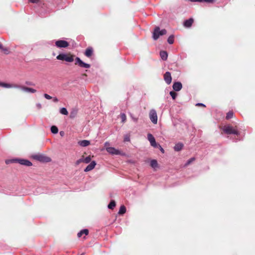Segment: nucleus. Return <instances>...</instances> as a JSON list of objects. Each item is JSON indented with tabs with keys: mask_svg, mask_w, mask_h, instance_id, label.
Returning <instances> with one entry per match:
<instances>
[{
	"mask_svg": "<svg viewBox=\"0 0 255 255\" xmlns=\"http://www.w3.org/2000/svg\"><path fill=\"white\" fill-rule=\"evenodd\" d=\"M60 113L63 115H67L68 112L65 108H62L60 109Z\"/></svg>",
	"mask_w": 255,
	"mask_h": 255,
	"instance_id": "nucleus-29",
	"label": "nucleus"
},
{
	"mask_svg": "<svg viewBox=\"0 0 255 255\" xmlns=\"http://www.w3.org/2000/svg\"><path fill=\"white\" fill-rule=\"evenodd\" d=\"M0 49L2 50L6 54H8L9 53V51L7 48H3L2 47V48H1Z\"/></svg>",
	"mask_w": 255,
	"mask_h": 255,
	"instance_id": "nucleus-35",
	"label": "nucleus"
},
{
	"mask_svg": "<svg viewBox=\"0 0 255 255\" xmlns=\"http://www.w3.org/2000/svg\"><path fill=\"white\" fill-rule=\"evenodd\" d=\"M82 158H83V162H84L85 163H88L91 160V158L90 156H87L85 158L83 157Z\"/></svg>",
	"mask_w": 255,
	"mask_h": 255,
	"instance_id": "nucleus-30",
	"label": "nucleus"
},
{
	"mask_svg": "<svg viewBox=\"0 0 255 255\" xmlns=\"http://www.w3.org/2000/svg\"><path fill=\"white\" fill-rule=\"evenodd\" d=\"M56 59L59 60L65 61L68 62H72L74 61V56L71 54L62 53L57 56Z\"/></svg>",
	"mask_w": 255,
	"mask_h": 255,
	"instance_id": "nucleus-1",
	"label": "nucleus"
},
{
	"mask_svg": "<svg viewBox=\"0 0 255 255\" xmlns=\"http://www.w3.org/2000/svg\"><path fill=\"white\" fill-rule=\"evenodd\" d=\"M53 102H55V103L58 102V101H59V100H58V99L56 97H54V98H53Z\"/></svg>",
	"mask_w": 255,
	"mask_h": 255,
	"instance_id": "nucleus-43",
	"label": "nucleus"
},
{
	"mask_svg": "<svg viewBox=\"0 0 255 255\" xmlns=\"http://www.w3.org/2000/svg\"><path fill=\"white\" fill-rule=\"evenodd\" d=\"M79 144L83 147H85L90 144V141L87 140H82L78 142Z\"/></svg>",
	"mask_w": 255,
	"mask_h": 255,
	"instance_id": "nucleus-19",
	"label": "nucleus"
},
{
	"mask_svg": "<svg viewBox=\"0 0 255 255\" xmlns=\"http://www.w3.org/2000/svg\"><path fill=\"white\" fill-rule=\"evenodd\" d=\"M126 212V208L124 205H122L120 207L119 211V214L120 215H123L125 214Z\"/></svg>",
	"mask_w": 255,
	"mask_h": 255,
	"instance_id": "nucleus-23",
	"label": "nucleus"
},
{
	"mask_svg": "<svg viewBox=\"0 0 255 255\" xmlns=\"http://www.w3.org/2000/svg\"><path fill=\"white\" fill-rule=\"evenodd\" d=\"M55 46L59 48H66L69 46V43L64 40H58L55 42Z\"/></svg>",
	"mask_w": 255,
	"mask_h": 255,
	"instance_id": "nucleus-7",
	"label": "nucleus"
},
{
	"mask_svg": "<svg viewBox=\"0 0 255 255\" xmlns=\"http://www.w3.org/2000/svg\"><path fill=\"white\" fill-rule=\"evenodd\" d=\"M36 106L38 109H40L42 108V106L40 103H37Z\"/></svg>",
	"mask_w": 255,
	"mask_h": 255,
	"instance_id": "nucleus-39",
	"label": "nucleus"
},
{
	"mask_svg": "<svg viewBox=\"0 0 255 255\" xmlns=\"http://www.w3.org/2000/svg\"><path fill=\"white\" fill-rule=\"evenodd\" d=\"M18 87H19V88H18L19 89H20L21 90H22L24 92H30L31 93H34L36 92V90L31 88L24 87V86H18Z\"/></svg>",
	"mask_w": 255,
	"mask_h": 255,
	"instance_id": "nucleus-12",
	"label": "nucleus"
},
{
	"mask_svg": "<svg viewBox=\"0 0 255 255\" xmlns=\"http://www.w3.org/2000/svg\"><path fill=\"white\" fill-rule=\"evenodd\" d=\"M196 106H201V107H205V105L203 104H202V103H197L196 105Z\"/></svg>",
	"mask_w": 255,
	"mask_h": 255,
	"instance_id": "nucleus-40",
	"label": "nucleus"
},
{
	"mask_svg": "<svg viewBox=\"0 0 255 255\" xmlns=\"http://www.w3.org/2000/svg\"><path fill=\"white\" fill-rule=\"evenodd\" d=\"M157 147L163 153L164 152L163 148L161 146L160 144H158Z\"/></svg>",
	"mask_w": 255,
	"mask_h": 255,
	"instance_id": "nucleus-37",
	"label": "nucleus"
},
{
	"mask_svg": "<svg viewBox=\"0 0 255 255\" xmlns=\"http://www.w3.org/2000/svg\"><path fill=\"white\" fill-rule=\"evenodd\" d=\"M96 165V161H92L84 169L85 172H88L92 170Z\"/></svg>",
	"mask_w": 255,
	"mask_h": 255,
	"instance_id": "nucleus-16",
	"label": "nucleus"
},
{
	"mask_svg": "<svg viewBox=\"0 0 255 255\" xmlns=\"http://www.w3.org/2000/svg\"><path fill=\"white\" fill-rule=\"evenodd\" d=\"M83 162V158H81L79 159V160H78L77 161V162H76V164H79L80 162Z\"/></svg>",
	"mask_w": 255,
	"mask_h": 255,
	"instance_id": "nucleus-41",
	"label": "nucleus"
},
{
	"mask_svg": "<svg viewBox=\"0 0 255 255\" xmlns=\"http://www.w3.org/2000/svg\"><path fill=\"white\" fill-rule=\"evenodd\" d=\"M223 131L227 134H239V132L237 128H233L231 126H225L222 128Z\"/></svg>",
	"mask_w": 255,
	"mask_h": 255,
	"instance_id": "nucleus-4",
	"label": "nucleus"
},
{
	"mask_svg": "<svg viewBox=\"0 0 255 255\" xmlns=\"http://www.w3.org/2000/svg\"><path fill=\"white\" fill-rule=\"evenodd\" d=\"M106 150L109 153L113 155H119L121 154L120 151L119 150L116 149L114 147H107Z\"/></svg>",
	"mask_w": 255,
	"mask_h": 255,
	"instance_id": "nucleus-11",
	"label": "nucleus"
},
{
	"mask_svg": "<svg viewBox=\"0 0 255 255\" xmlns=\"http://www.w3.org/2000/svg\"><path fill=\"white\" fill-rule=\"evenodd\" d=\"M51 131L52 133H54V134H56L58 133V129L57 128V127L55 126H52L51 127Z\"/></svg>",
	"mask_w": 255,
	"mask_h": 255,
	"instance_id": "nucleus-25",
	"label": "nucleus"
},
{
	"mask_svg": "<svg viewBox=\"0 0 255 255\" xmlns=\"http://www.w3.org/2000/svg\"><path fill=\"white\" fill-rule=\"evenodd\" d=\"M147 138L149 141L151 146H152L154 147H157L158 144L156 143L154 136L151 133H148L147 134Z\"/></svg>",
	"mask_w": 255,
	"mask_h": 255,
	"instance_id": "nucleus-9",
	"label": "nucleus"
},
{
	"mask_svg": "<svg viewBox=\"0 0 255 255\" xmlns=\"http://www.w3.org/2000/svg\"><path fill=\"white\" fill-rule=\"evenodd\" d=\"M78 113V110L76 109H72V110L70 112V118L71 119H73L76 117Z\"/></svg>",
	"mask_w": 255,
	"mask_h": 255,
	"instance_id": "nucleus-22",
	"label": "nucleus"
},
{
	"mask_svg": "<svg viewBox=\"0 0 255 255\" xmlns=\"http://www.w3.org/2000/svg\"><path fill=\"white\" fill-rule=\"evenodd\" d=\"M194 22V19L192 18H190L187 20H186L183 23V25L185 27H190Z\"/></svg>",
	"mask_w": 255,
	"mask_h": 255,
	"instance_id": "nucleus-15",
	"label": "nucleus"
},
{
	"mask_svg": "<svg viewBox=\"0 0 255 255\" xmlns=\"http://www.w3.org/2000/svg\"><path fill=\"white\" fill-rule=\"evenodd\" d=\"M160 56L163 60H166L167 59L168 54L166 51H161L160 52Z\"/></svg>",
	"mask_w": 255,
	"mask_h": 255,
	"instance_id": "nucleus-21",
	"label": "nucleus"
},
{
	"mask_svg": "<svg viewBox=\"0 0 255 255\" xmlns=\"http://www.w3.org/2000/svg\"><path fill=\"white\" fill-rule=\"evenodd\" d=\"M11 162H17L21 165H25L26 166H30L32 165V163L31 161L28 160L24 159H18L15 158L11 160Z\"/></svg>",
	"mask_w": 255,
	"mask_h": 255,
	"instance_id": "nucleus-6",
	"label": "nucleus"
},
{
	"mask_svg": "<svg viewBox=\"0 0 255 255\" xmlns=\"http://www.w3.org/2000/svg\"><path fill=\"white\" fill-rule=\"evenodd\" d=\"M29 2L33 3H38L40 0H28Z\"/></svg>",
	"mask_w": 255,
	"mask_h": 255,
	"instance_id": "nucleus-38",
	"label": "nucleus"
},
{
	"mask_svg": "<svg viewBox=\"0 0 255 255\" xmlns=\"http://www.w3.org/2000/svg\"><path fill=\"white\" fill-rule=\"evenodd\" d=\"M81 255H84V254L82 253Z\"/></svg>",
	"mask_w": 255,
	"mask_h": 255,
	"instance_id": "nucleus-48",
	"label": "nucleus"
},
{
	"mask_svg": "<svg viewBox=\"0 0 255 255\" xmlns=\"http://www.w3.org/2000/svg\"><path fill=\"white\" fill-rule=\"evenodd\" d=\"M163 77H164V80L165 81V82L166 83V84H167L168 85H169L171 83V81H172V77L171 76V73L169 72H166L164 74Z\"/></svg>",
	"mask_w": 255,
	"mask_h": 255,
	"instance_id": "nucleus-10",
	"label": "nucleus"
},
{
	"mask_svg": "<svg viewBox=\"0 0 255 255\" xmlns=\"http://www.w3.org/2000/svg\"><path fill=\"white\" fill-rule=\"evenodd\" d=\"M183 147V144L180 142H179L175 144L174 147V149L176 151H179L181 150Z\"/></svg>",
	"mask_w": 255,
	"mask_h": 255,
	"instance_id": "nucleus-20",
	"label": "nucleus"
},
{
	"mask_svg": "<svg viewBox=\"0 0 255 255\" xmlns=\"http://www.w3.org/2000/svg\"><path fill=\"white\" fill-rule=\"evenodd\" d=\"M195 160V157H192L190 159H189L185 163V166H187L189 164H190L192 162H193Z\"/></svg>",
	"mask_w": 255,
	"mask_h": 255,
	"instance_id": "nucleus-31",
	"label": "nucleus"
},
{
	"mask_svg": "<svg viewBox=\"0 0 255 255\" xmlns=\"http://www.w3.org/2000/svg\"><path fill=\"white\" fill-rule=\"evenodd\" d=\"M44 97L47 99V100H50L52 99V97H51L50 95H48L47 94H44L43 95Z\"/></svg>",
	"mask_w": 255,
	"mask_h": 255,
	"instance_id": "nucleus-36",
	"label": "nucleus"
},
{
	"mask_svg": "<svg viewBox=\"0 0 255 255\" xmlns=\"http://www.w3.org/2000/svg\"><path fill=\"white\" fill-rule=\"evenodd\" d=\"M64 134V131H60V134L61 135V136H63Z\"/></svg>",
	"mask_w": 255,
	"mask_h": 255,
	"instance_id": "nucleus-45",
	"label": "nucleus"
},
{
	"mask_svg": "<svg viewBox=\"0 0 255 255\" xmlns=\"http://www.w3.org/2000/svg\"><path fill=\"white\" fill-rule=\"evenodd\" d=\"M170 95L173 100H175L177 96V93L174 91H171L170 92Z\"/></svg>",
	"mask_w": 255,
	"mask_h": 255,
	"instance_id": "nucleus-33",
	"label": "nucleus"
},
{
	"mask_svg": "<svg viewBox=\"0 0 255 255\" xmlns=\"http://www.w3.org/2000/svg\"><path fill=\"white\" fill-rule=\"evenodd\" d=\"M174 36L173 35H170L167 39V42L169 44H172L174 43Z\"/></svg>",
	"mask_w": 255,
	"mask_h": 255,
	"instance_id": "nucleus-27",
	"label": "nucleus"
},
{
	"mask_svg": "<svg viewBox=\"0 0 255 255\" xmlns=\"http://www.w3.org/2000/svg\"><path fill=\"white\" fill-rule=\"evenodd\" d=\"M0 86H1L6 88H18V85H11L9 84L4 83L2 82H0Z\"/></svg>",
	"mask_w": 255,
	"mask_h": 255,
	"instance_id": "nucleus-14",
	"label": "nucleus"
},
{
	"mask_svg": "<svg viewBox=\"0 0 255 255\" xmlns=\"http://www.w3.org/2000/svg\"><path fill=\"white\" fill-rule=\"evenodd\" d=\"M167 31L165 29H163L161 30H160V28L158 26L155 27L153 32L152 37L154 40H156L158 39L160 36L166 34Z\"/></svg>",
	"mask_w": 255,
	"mask_h": 255,
	"instance_id": "nucleus-2",
	"label": "nucleus"
},
{
	"mask_svg": "<svg viewBox=\"0 0 255 255\" xmlns=\"http://www.w3.org/2000/svg\"><path fill=\"white\" fill-rule=\"evenodd\" d=\"M150 166L152 168H156L158 166V163L156 160L153 159L150 161Z\"/></svg>",
	"mask_w": 255,
	"mask_h": 255,
	"instance_id": "nucleus-26",
	"label": "nucleus"
},
{
	"mask_svg": "<svg viewBox=\"0 0 255 255\" xmlns=\"http://www.w3.org/2000/svg\"><path fill=\"white\" fill-rule=\"evenodd\" d=\"M116 205V202L114 200H111L108 207L110 209H113L115 207Z\"/></svg>",
	"mask_w": 255,
	"mask_h": 255,
	"instance_id": "nucleus-24",
	"label": "nucleus"
},
{
	"mask_svg": "<svg viewBox=\"0 0 255 255\" xmlns=\"http://www.w3.org/2000/svg\"><path fill=\"white\" fill-rule=\"evenodd\" d=\"M124 140L125 141H129V137L128 136H125Z\"/></svg>",
	"mask_w": 255,
	"mask_h": 255,
	"instance_id": "nucleus-42",
	"label": "nucleus"
},
{
	"mask_svg": "<svg viewBox=\"0 0 255 255\" xmlns=\"http://www.w3.org/2000/svg\"><path fill=\"white\" fill-rule=\"evenodd\" d=\"M26 84H27V85H31V84H30L29 83H28V82H26Z\"/></svg>",
	"mask_w": 255,
	"mask_h": 255,
	"instance_id": "nucleus-47",
	"label": "nucleus"
},
{
	"mask_svg": "<svg viewBox=\"0 0 255 255\" xmlns=\"http://www.w3.org/2000/svg\"><path fill=\"white\" fill-rule=\"evenodd\" d=\"M75 64L81 68L85 69H88L91 67V65L89 64L85 63L78 57H77L75 58Z\"/></svg>",
	"mask_w": 255,
	"mask_h": 255,
	"instance_id": "nucleus-5",
	"label": "nucleus"
},
{
	"mask_svg": "<svg viewBox=\"0 0 255 255\" xmlns=\"http://www.w3.org/2000/svg\"><path fill=\"white\" fill-rule=\"evenodd\" d=\"M32 158L37 161L42 162H49L51 161L50 157L40 154L33 155Z\"/></svg>",
	"mask_w": 255,
	"mask_h": 255,
	"instance_id": "nucleus-3",
	"label": "nucleus"
},
{
	"mask_svg": "<svg viewBox=\"0 0 255 255\" xmlns=\"http://www.w3.org/2000/svg\"><path fill=\"white\" fill-rule=\"evenodd\" d=\"M89 234V230L87 229H83L81 230L78 234L77 237L78 238H80L82 235H85V236L88 235Z\"/></svg>",
	"mask_w": 255,
	"mask_h": 255,
	"instance_id": "nucleus-18",
	"label": "nucleus"
},
{
	"mask_svg": "<svg viewBox=\"0 0 255 255\" xmlns=\"http://www.w3.org/2000/svg\"><path fill=\"white\" fill-rule=\"evenodd\" d=\"M234 116V113L232 111L229 112L226 115V119L229 120L231 118H233Z\"/></svg>",
	"mask_w": 255,
	"mask_h": 255,
	"instance_id": "nucleus-28",
	"label": "nucleus"
},
{
	"mask_svg": "<svg viewBox=\"0 0 255 255\" xmlns=\"http://www.w3.org/2000/svg\"><path fill=\"white\" fill-rule=\"evenodd\" d=\"M121 118L122 119V122L124 123L127 120V117L125 114L122 113L121 114Z\"/></svg>",
	"mask_w": 255,
	"mask_h": 255,
	"instance_id": "nucleus-32",
	"label": "nucleus"
},
{
	"mask_svg": "<svg viewBox=\"0 0 255 255\" xmlns=\"http://www.w3.org/2000/svg\"><path fill=\"white\" fill-rule=\"evenodd\" d=\"M93 53V49L91 47H88L85 52V55L87 57H90Z\"/></svg>",
	"mask_w": 255,
	"mask_h": 255,
	"instance_id": "nucleus-17",
	"label": "nucleus"
},
{
	"mask_svg": "<svg viewBox=\"0 0 255 255\" xmlns=\"http://www.w3.org/2000/svg\"><path fill=\"white\" fill-rule=\"evenodd\" d=\"M149 118L151 121L154 124H156L157 123V116L156 112L155 110H151L149 112Z\"/></svg>",
	"mask_w": 255,
	"mask_h": 255,
	"instance_id": "nucleus-8",
	"label": "nucleus"
},
{
	"mask_svg": "<svg viewBox=\"0 0 255 255\" xmlns=\"http://www.w3.org/2000/svg\"><path fill=\"white\" fill-rule=\"evenodd\" d=\"M1 48H2V45L1 43H0V49Z\"/></svg>",
	"mask_w": 255,
	"mask_h": 255,
	"instance_id": "nucleus-46",
	"label": "nucleus"
},
{
	"mask_svg": "<svg viewBox=\"0 0 255 255\" xmlns=\"http://www.w3.org/2000/svg\"><path fill=\"white\" fill-rule=\"evenodd\" d=\"M172 87L174 91H179L182 89V85L181 82H176L173 84Z\"/></svg>",
	"mask_w": 255,
	"mask_h": 255,
	"instance_id": "nucleus-13",
	"label": "nucleus"
},
{
	"mask_svg": "<svg viewBox=\"0 0 255 255\" xmlns=\"http://www.w3.org/2000/svg\"><path fill=\"white\" fill-rule=\"evenodd\" d=\"M133 120L135 122H137V120H138V119L137 118H132Z\"/></svg>",
	"mask_w": 255,
	"mask_h": 255,
	"instance_id": "nucleus-44",
	"label": "nucleus"
},
{
	"mask_svg": "<svg viewBox=\"0 0 255 255\" xmlns=\"http://www.w3.org/2000/svg\"><path fill=\"white\" fill-rule=\"evenodd\" d=\"M216 0H201L200 2H206L207 3H214Z\"/></svg>",
	"mask_w": 255,
	"mask_h": 255,
	"instance_id": "nucleus-34",
	"label": "nucleus"
}]
</instances>
